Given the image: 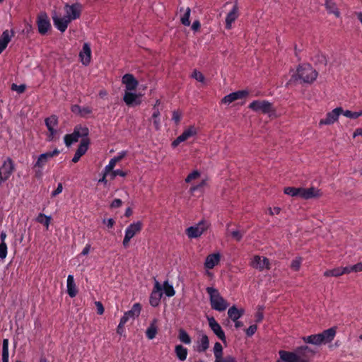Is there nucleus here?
<instances>
[{
	"label": "nucleus",
	"instance_id": "1",
	"mask_svg": "<svg viewBox=\"0 0 362 362\" xmlns=\"http://www.w3.org/2000/svg\"><path fill=\"white\" fill-rule=\"evenodd\" d=\"M279 354L284 362H309L314 357L315 351L304 345L297 347L294 351L280 350Z\"/></svg>",
	"mask_w": 362,
	"mask_h": 362
},
{
	"label": "nucleus",
	"instance_id": "2",
	"mask_svg": "<svg viewBox=\"0 0 362 362\" xmlns=\"http://www.w3.org/2000/svg\"><path fill=\"white\" fill-rule=\"evenodd\" d=\"M317 72L309 64H303L298 66L296 73L293 74L291 79L300 80L303 83H311L317 77Z\"/></svg>",
	"mask_w": 362,
	"mask_h": 362
},
{
	"label": "nucleus",
	"instance_id": "3",
	"mask_svg": "<svg viewBox=\"0 0 362 362\" xmlns=\"http://www.w3.org/2000/svg\"><path fill=\"white\" fill-rule=\"evenodd\" d=\"M206 293L209 296L211 307L213 310L223 312L228 307V303L220 294L218 289L214 287H207Z\"/></svg>",
	"mask_w": 362,
	"mask_h": 362
},
{
	"label": "nucleus",
	"instance_id": "4",
	"mask_svg": "<svg viewBox=\"0 0 362 362\" xmlns=\"http://www.w3.org/2000/svg\"><path fill=\"white\" fill-rule=\"evenodd\" d=\"M143 223L139 221L131 223L125 230V235L122 242L123 246L127 248L129 245V242L137 233L142 230Z\"/></svg>",
	"mask_w": 362,
	"mask_h": 362
},
{
	"label": "nucleus",
	"instance_id": "5",
	"mask_svg": "<svg viewBox=\"0 0 362 362\" xmlns=\"http://www.w3.org/2000/svg\"><path fill=\"white\" fill-rule=\"evenodd\" d=\"M36 24L38 32L42 35H46L52 28L49 16L45 11H41L37 14Z\"/></svg>",
	"mask_w": 362,
	"mask_h": 362
},
{
	"label": "nucleus",
	"instance_id": "6",
	"mask_svg": "<svg viewBox=\"0 0 362 362\" xmlns=\"http://www.w3.org/2000/svg\"><path fill=\"white\" fill-rule=\"evenodd\" d=\"M249 108L262 114H269L274 111L273 104L267 100H254L249 105Z\"/></svg>",
	"mask_w": 362,
	"mask_h": 362
},
{
	"label": "nucleus",
	"instance_id": "7",
	"mask_svg": "<svg viewBox=\"0 0 362 362\" xmlns=\"http://www.w3.org/2000/svg\"><path fill=\"white\" fill-rule=\"evenodd\" d=\"M15 170V165L11 158H7L0 167V186L11 177Z\"/></svg>",
	"mask_w": 362,
	"mask_h": 362
},
{
	"label": "nucleus",
	"instance_id": "8",
	"mask_svg": "<svg viewBox=\"0 0 362 362\" xmlns=\"http://www.w3.org/2000/svg\"><path fill=\"white\" fill-rule=\"evenodd\" d=\"M82 5L79 3H75L71 5L66 4L64 6L66 17L71 22L78 19L82 12Z\"/></svg>",
	"mask_w": 362,
	"mask_h": 362
},
{
	"label": "nucleus",
	"instance_id": "9",
	"mask_svg": "<svg viewBox=\"0 0 362 362\" xmlns=\"http://www.w3.org/2000/svg\"><path fill=\"white\" fill-rule=\"evenodd\" d=\"M209 223L205 221H201L194 226H190L186 229V234L189 238L200 237L208 228Z\"/></svg>",
	"mask_w": 362,
	"mask_h": 362
},
{
	"label": "nucleus",
	"instance_id": "10",
	"mask_svg": "<svg viewBox=\"0 0 362 362\" xmlns=\"http://www.w3.org/2000/svg\"><path fill=\"white\" fill-rule=\"evenodd\" d=\"M343 112V108L341 107H336L331 112H329L326 115V117L325 119H322L320 120L319 125H330L334 124L336 121H337L339 117Z\"/></svg>",
	"mask_w": 362,
	"mask_h": 362
},
{
	"label": "nucleus",
	"instance_id": "11",
	"mask_svg": "<svg viewBox=\"0 0 362 362\" xmlns=\"http://www.w3.org/2000/svg\"><path fill=\"white\" fill-rule=\"evenodd\" d=\"M141 310V306L139 303L134 304L131 310L124 313V315L121 317L119 327H124L130 318L134 319L136 317H138L140 315Z\"/></svg>",
	"mask_w": 362,
	"mask_h": 362
},
{
	"label": "nucleus",
	"instance_id": "12",
	"mask_svg": "<svg viewBox=\"0 0 362 362\" xmlns=\"http://www.w3.org/2000/svg\"><path fill=\"white\" fill-rule=\"evenodd\" d=\"M59 153L60 151L57 148H55L52 151H48L40 154L34 165V168H43L49 159L58 156Z\"/></svg>",
	"mask_w": 362,
	"mask_h": 362
},
{
	"label": "nucleus",
	"instance_id": "13",
	"mask_svg": "<svg viewBox=\"0 0 362 362\" xmlns=\"http://www.w3.org/2000/svg\"><path fill=\"white\" fill-rule=\"evenodd\" d=\"M209 325L211 329L213 331L214 334L217 336V337L221 340L223 343L226 342V337L225 335V332L222 329L221 325L217 322L214 317H207Z\"/></svg>",
	"mask_w": 362,
	"mask_h": 362
},
{
	"label": "nucleus",
	"instance_id": "14",
	"mask_svg": "<svg viewBox=\"0 0 362 362\" xmlns=\"http://www.w3.org/2000/svg\"><path fill=\"white\" fill-rule=\"evenodd\" d=\"M133 90H125L123 100L128 106H136L141 104L140 95L132 93Z\"/></svg>",
	"mask_w": 362,
	"mask_h": 362
},
{
	"label": "nucleus",
	"instance_id": "15",
	"mask_svg": "<svg viewBox=\"0 0 362 362\" xmlns=\"http://www.w3.org/2000/svg\"><path fill=\"white\" fill-rule=\"evenodd\" d=\"M89 144L90 139L88 138H83L81 139V143L72 158L73 163H77L80 160L81 157L86 153Z\"/></svg>",
	"mask_w": 362,
	"mask_h": 362
},
{
	"label": "nucleus",
	"instance_id": "16",
	"mask_svg": "<svg viewBox=\"0 0 362 362\" xmlns=\"http://www.w3.org/2000/svg\"><path fill=\"white\" fill-rule=\"evenodd\" d=\"M251 266L259 271H262L264 269H270V263L269 260L267 257H262L259 255H255L252 262Z\"/></svg>",
	"mask_w": 362,
	"mask_h": 362
},
{
	"label": "nucleus",
	"instance_id": "17",
	"mask_svg": "<svg viewBox=\"0 0 362 362\" xmlns=\"http://www.w3.org/2000/svg\"><path fill=\"white\" fill-rule=\"evenodd\" d=\"M122 82L125 86V90H136L139 81L132 74H126L122 76Z\"/></svg>",
	"mask_w": 362,
	"mask_h": 362
},
{
	"label": "nucleus",
	"instance_id": "18",
	"mask_svg": "<svg viewBox=\"0 0 362 362\" xmlns=\"http://www.w3.org/2000/svg\"><path fill=\"white\" fill-rule=\"evenodd\" d=\"M248 95V91L242 90L231 93L222 99V103L230 104L237 100L243 99Z\"/></svg>",
	"mask_w": 362,
	"mask_h": 362
},
{
	"label": "nucleus",
	"instance_id": "19",
	"mask_svg": "<svg viewBox=\"0 0 362 362\" xmlns=\"http://www.w3.org/2000/svg\"><path fill=\"white\" fill-rule=\"evenodd\" d=\"M220 260L221 255L219 252L210 254L206 257L204 268L206 269H212L215 266L219 264Z\"/></svg>",
	"mask_w": 362,
	"mask_h": 362
},
{
	"label": "nucleus",
	"instance_id": "20",
	"mask_svg": "<svg viewBox=\"0 0 362 362\" xmlns=\"http://www.w3.org/2000/svg\"><path fill=\"white\" fill-rule=\"evenodd\" d=\"M54 25L62 33L67 29L71 21L64 16V17L52 16Z\"/></svg>",
	"mask_w": 362,
	"mask_h": 362
},
{
	"label": "nucleus",
	"instance_id": "21",
	"mask_svg": "<svg viewBox=\"0 0 362 362\" xmlns=\"http://www.w3.org/2000/svg\"><path fill=\"white\" fill-rule=\"evenodd\" d=\"M209 347V339L206 334H203L201 338L196 342L194 349L198 353L205 352Z\"/></svg>",
	"mask_w": 362,
	"mask_h": 362
},
{
	"label": "nucleus",
	"instance_id": "22",
	"mask_svg": "<svg viewBox=\"0 0 362 362\" xmlns=\"http://www.w3.org/2000/svg\"><path fill=\"white\" fill-rule=\"evenodd\" d=\"M82 64L85 66L89 64L91 59V49L88 43H84L82 50L79 53Z\"/></svg>",
	"mask_w": 362,
	"mask_h": 362
},
{
	"label": "nucleus",
	"instance_id": "23",
	"mask_svg": "<svg viewBox=\"0 0 362 362\" xmlns=\"http://www.w3.org/2000/svg\"><path fill=\"white\" fill-rule=\"evenodd\" d=\"M337 333L336 327H333L324 330L322 332L319 333L322 344H327L331 342Z\"/></svg>",
	"mask_w": 362,
	"mask_h": 362
},
{
	"label": "nucleus",
	"instance_id": "24",
	"mask_svg": "<svg viewBox=\"0 0 362 362\" xmlns=\"http://www.w3.org/2000/svg\"><path fill=\"white\" fill-rule=\"evenodd\" d=\"M238 7L237 4H235L231 9V11L228 13L226 18V28L229 30L231 28L232 23L238 18Z\"/></svg>",
	"mask_w": 362,
	"mask_h": 362
},
{
	"label": "nucleus",
	"instance_id": "25",
	"mask_svg": "<svg viewBox=\"0 0 362 362\" xmlns=\"http://www.w3.org/2000/svg\"><path fill=\"white\" fill-rule=\"evenodd\" d=\"M67 293L71 298H74L78 293V288L74 281V276L68 275L66 281Z\"/></svg>",
	"mask_w": 362,
	"mask_h": 362
},
{
	"label": "nucleus",
	"instance_id": "26",
	"mask_svg": "<svg viewBox=\"0 0 362 362\" xmlns=\"http://www.w3.org/2000/svg\"><path fill=\"white\" fill-rule=\"evenodd\" d=\"M300 197L305 199H309L311 198L318 197L321 193L319 189H316L314 187L310 188H301Z\"/></svg>",
	"mask_w": 362,
	"mask_h": 362
},
{
	"label": "nucleus",
	"instance_id": "27",
	"mask_svg": "<svg viewBox=\"0 0 362 362\" xmlns=\"http://www.w3.org/2000/svg\"><path fill=\"white\" fill-rule=\"evenodd\" d=\"M13 35V33L11 32V34H10V32L8 30H6L2 33L0 36V54H1L6 48Z\"/></svg>",
	"mask_w": 362,
	"mask_h": 362
},
{
	"label": "nucleus",
	"instance_id": "28",
	"mask_svg": "<svg viewBox=\"0 0 362 362\" xmlns=\"http://www.w3.org/2000/svg\"><path fill=\"white\" fill-rule=\"evenodd\" d=\"M244 314V310L238 309L236 306L233 305L228 310V317L230 318L233 321H236L239 318H240Z\"/></svg>",
	"mask_w": 362,
	"mask_h": 362
},
{
	"label": "nucleus",
	"instance_id": "29",
	"mask_svg": "<svg viewBox=\"0 0 362 362\" xmlns=\"http://www.w3.org/2000/svg\"><path fill=\"white\" fill-rule=\"evenodd\" d=\"M175 353L178 359L181 361L186 360L187 356V349L182 345H176L175 347Z\"/></svg>",
	"mask_w": 362,
	"mask_h": 362
},
{
	"label": "nucleus",
	"instance_id": "30",
	"mask_svg": "<svg viewBox=\"0 0 362 362\" xmlns=\"http://www.w3.org/2000/svg\"><path fill=\"white\" fill-rule=\"evenodd\" d=\"M302 339L305 343H307V344H311L317 345V346L322 344V341L320 340V337L319 334H311L310 336L303 337L302 338Z\"/></svg>",
	"mask_w": 362,
	"mask_h": 362
},
{
	"label": "nucleus",
	"instance_id": "31",
	"mask_svg": "<svg viewBox=\"0 0 362 362\" xmlns=\"http://www.w3.org/2000/svg\"><path fill=\"white\" fill-rule=\"evenodd\" d=\"M158 332V327L156 326V320H153V321L150 324L149 327L147 328L146 331V337L148 339H153L156 337V335Z\"/></svg>",
	"mask_w": 362,
	"mask_h": 362
},
{
	"label": "nucleus",
	"instance_id": "32",
	"mask_svg": "<svg viewBox=\"0 0 362 362\" xmlns=\"http://www.w3.org/2000/svg\"><path fill=\"white\" fill-rule=\"evenodd\" d=\"M162 293L158 291H153L150 296L149 303L151 306L157 307L160 301L162 298Z\"/></svg>",
	"mask_w": 362,
	"mask_h": 362
},
{
	"label": "nucleus",
	"instance_id": "33",
	"mask_svg": "<svg viewBox=\"0 0 362 362\" xmlns=\"http://www.w3.org/2000/svg\"><path fill=\"white\" fill-rule=\"evenodd\" d=\"M159 103V100L156 101V104L153 106V112L152 115V119H153V122L155 126V129L158 130L160 128V121L159 119L160 112L158 109L156 108V105Z\"/></svg>",
	"mask_w": 362,
	"mask_h": 362
},
{
	"label": "nucleus",
	"instance_id": "34",
	"mask_svg": "<svg viewBox=\"0 0 362 362\" xmlns=\"http://www.w3.org/2000/svg\"><path fill=\"white\" fill-rule=\"evenodd\" d=\"M74 132H76V133H78V139L81 137L82 139L88 138V136L89 134V129L86 126H82L80 124L76 125L74 129Z\"/></svg>",
	"mask_w": 362,
	"mask_h": 362
},
{
	"label": "nucleus",
	"instance_id": "35",
	"mask_svg": "<svg viewBox=\"0 0 362 362\" xmlns=\"http://www.w3.org/2000/svg\"><path fill=\"white\" fill-rule=\"evenodd\" d=\"M76 132H73L71 134H68L64 136V143L66 146H70L73 143L78 141V136Z\"/></svg>",
	"mask_w": 362,
	"mask_h": 362
},
{
	"label": "nucleus",
	"instance_id": "36",
	"mask_svg": "<svg viewBox=\"0 0 362 362\" xmlns=\"http://www.w3.org/2000/svg\"><path fill=\"white\" fill-rule=\"evenodd\" d=\"M178 339L179 340L185 344H189L192 342V339L188 333L183 329H180L178 332Z\"/></svg>",
	"mask_w": 362,
	"mask_h": 362
},
{
	"label": "nucleus",
	"instance_id": "37",
	"mask_svg": "<svg viewBox=\"0 0 362 362\" xmlns=\"http://www.w3.org/2000/svg\"><path fill=\"white\" fill-rule=\"evenodd\" d=\"M8 339H4L2 343V362H8Z\"/></svg>",
	"mask_w": 362,
	"mask_h": 362
},
{
	"label": "nucleus",
	"instance_id": "38",
	"mask_svg": "<svg viewBox=\"0 0 362 362\" xmlns=\"http://www.w3.org/2000/svg\"><path fill=\"white\" fill-rule=\"evenodd\" d=\"M45 123L47 128L55 127L58 125V117L52 115L45 119Z\"/></svg>",
	"mask_w": 362,
	"mask_h": 362
},
{
	"label": "nucleus",
	"instance_id": "39",
	"mask_svg": "<svg viewBox=\"0 0 362 362\" xmlns=\"http://www.w3.org/2000/svg\"><path fill=\"white\" fill-rule=\"evenodd\" d=\"M301 192V187H288L284 189V193L286 194L290 195L291 197H300V192Z\"/></svg>",
	"mask_w": 362,
	"mask_h": 362
},
{
	"label": "nucleus",
	"instance_id": "40",
	"mask_svg": "<svg viewBox=\"0 0 362 362\" xmlns=\"http://www.w3.org/2000/svg\"><path fill=\"white\" fill-rule=\"evenodd\" d=\"M341 267H337L333 269H329L324 272V276L326 277L334 276L339 277L341 276Z\"/></svg>",
	"mask_w": 362,
	"mask_h": 362
},
{
	"label": "nucleus",
	"instance_id": "41",
	"mask_svg": "<svg viewBox=\"0 0 362 362\" xmlns=\"http://www.w3.org/2000/svg\"><path fill=\"white\" fill-rule=\"evenodd\" d=\"M163 290L165 293V295L168 297H172L175 294V291L174 290V288L172 285L169 284L168 282L166 281L163 284Z\"/></svg>",
	"mask_w": 362,
	"mask_h": 362
},
{
	"label": "nucleus",
	"instance_id": "42",
	"mask_svg": "<svg viewBox=\"0 0 362 362\" xmlns=\"http://www.w3.org/2000/svg\"><path fill=\"white\" fill-rule=\"evenodd\" d=\"M228 231L232 238L238 242L240 241L244 235V231H240L238 230H230L229 229H228Z\"/></svg>",
	"mask_w": 362,
	"mask_h": 362
},
{
	"label": "nucleus",
	"instance_id": "43",
	"mask_svg": "<svg viewBox=\"0 0 362 362\" xmlns=\"http://www.w3.org/2000/svg\"><path fill=\"white\" fill-rule=\"evenodd\" d=\"M50 220L51 218L49 216H47L43 214H40L37 218V222L43 224L47 228H48L50 223Z\"/></svg>",
	"mask_w": 362,
	"mask_h": 362
},
{
	"label": "nucleus",
	"instance_id": "44",
	"mask_svg": "<svg viewBox=\"0 0 362 362\" xmlns=\"http://www.w3.org/2000/svg\"><path fill=\"white\" fill-rule=\"evenodd\" d=\"M191 9L188 7L187 8L185 13L181 17V23L185 26H189L190 25L189 16H190Z\"/></svg>",
	"mask_w": 362,
	"mask_h": 362
},
{
	"label": "nucleus",
	"instance_id": "45",
	"mask_svg": "<svg viewBox=\"0 0 362 362\" xmlns=\"http://www.w3.org/2000/svg\"><path fill=\"white\" fill-rule=\"evenodd\" d=\"M341 114L350 119H357L358 117L362 115V111L352 112L348 110L345 111L343 110V112Z\"/></svg>",
	"mask_w": 362,
	"mask_h": 362
},
{
	"label": "nucleus",
	"instance_id": "46",
	"mask_svg": "<svg viewBox=\"0 0 362 362\" xmlns=\"http://www.w3.org/2000/svg\"><path fill=\"white\" fill-rule=\"evenodd\" d=\"M187 140L189 138L195 136L197 134V129L194 126H190L182 133Z\"/></svg>",
	"mask_w": 362,
	"mask_h": 362
},
{
	"label": "nucleus",
	"instance_id": "47",
	"mask_svg": "<svg viewBox=\"0 0 362 362\" xmlns=\"http://www.w3.org/2000/svg\"><path fill=\"white\" fill-rule=\"evenodd\" d=\"M303 259L301 257H296L292 260L291 264V268L292 270L297 272L300 269L302 264Z\"/></svg>",
	"mask_w": 362,
	"mask_h": 362
},
{
	"label": "nucleus",
	"instance_id": "48",
	"mask_svg": "<svg viewBox=\"0 0 362 362\" xmlns=\"http://www.w3.org/2000/svg\"><path fill=\"white\" fill-rule=\"evenodd\" d=\"M358 266V263H357L353 266L341 267L342 275L344 274H349L352 272H358L359 269H358V267H357Z\"/></svg>",
	"mask_w": 362,
	"mask_h": 362
},
{
	"label": "nucleus",
	"instance_id": "49",
	"mask_svg": "<svg viewBox=\"0 0 362 362\" xmlns=\"http://www.w3.org/2000/svg\"><path fill=\"white\" fill-rule=\"evenodd\" d=\"M214 354L215 358L223 356V347L219 342H216L214 346Z\"/></svg>",
	"mask_w": 362,
	"mask_h": 362
},
{
	"label": "nucleus",
	"instance_id": "50",
	"mask_svg": "<svg viewBox=\"0 0 362 362\" xmlns=\"http://www.w3.org/2000/svg\"><path fill=\"white\" fill-rule=\"evenodd\" d=\"M200 176V173L198 170H194L189 173L185 178L186 182H190L192 180L198 178Z\"/></svg>",
	"mask_w": 362,
	"mask_h": 362
},
{
	"label": "nucleus",
	"instance_id": "51",
	"mask_svg": "<svg viewBox=\"0 0 362 362\" xmlns=\"http://www.w3.org/2000/svg\"><path fill=\"white\" fill-rule=\"evenodd\" d=\"M26 88V86L25 84L17 85L16 83H13L11 85V90L17 91L18 93H23Z\"/></svg>",
	"mask_w": 362,
	"mask_h": 362
},
{
	"label": "nucleus",
	"instance_id": "52",
	"mask_svg": "<svg viewBox=\"0 0 362 362\" xmlns=\"http://www.w3.org/2000/svg\"><path fill=\"white\" fill-rule=\"evenodd\" d=\"M7 255V245L6 243H0V258L4 259Z\"/></svg>",
	"mask_w": 362,
	"mask_h": 362
},
{
	"label": "nucleus",
	"instance_id": "53",
	"mask_svg": "<svg viewBox=\"0 0 362 362\" xmlns=\"http://www.w3.org/2000/svg\"><path fill=\"white\" fill-rule=\"evenodd\" d=\"M192 78H195L199 82H204L205 80L204 76L200 71L194 70L192 74Z\"/></svg>",
	"mask_w": 362,
	"mask_h": 362
},
{
	"label": "nucleus",
	"instance_id": "54",
	"mask_svg": "<svg viewBox=\"0 0 362 362\" xmlns=\"http://www.w3.org/2000/svg\"><path fill=\"white\" fill-rule=\"evenodd\" d=\"M49 131V134H47V141H51L55 139V136L57 134V130L54 129V127L47 128Z\"/></svg>",
	"mask_w": 362,
	"mask_h": 362
},
{
	"label": "nucleus",
	"instance_id": "55",
	"mask_svg": "<svg viewBox=\"0 0 362 362\" xmlns=\"http://www.w3.org/2000/svg\"><path fill=\"white\" fill-rule=\"evenodd\" d=\"M117 163L115 161L113 160L112 158L110 159V160L109 161V163L108 165H107L105 168V173H108L110 172H112V170H114V168L115 167Z\"/></svg>",
	"mask_w": 362,
	"mask_h": 362
},
{
	"label": "nucleus",
	"instance_id": "56",
	"mask_svg": "<svg viewBox=\"0 0 362 362\" xmlns=\"http://www.w3.org/2000/svg\"><path fill=\"white\" fill-rule=\"evenodd\" d=\"M185 136L181 134L179 136H177L172 143L173 147L177 146L180 143L186 141Z\"/></svg>",
	"mask_w": 362,
	"mask_h": 362
},
{
	"label": "nucleus",
	"instance_id": "57",
	"mask_svg": "<svg viewBox=\"0 0 362 362\" xmlns=\"http://www.w3.org/2000/svg\"><path fill=\"white\" fill-rule=\"evenodd\" d=\"M257 326L256 325H250L246 330L245 333L247 337H252L257 331Z\"/></svg>",
	"mask_w": 362,
	"mask_h": 362
},
{
	"label": "nucleus",
	"instance_id": "58",
	"mask_svg": "<svg viewBox=\"0 0 362 362\" xmlns=\"http://www.w3.org/2000/svg\"><path fill=\"white\" fill-rule=\"evenodd\" d=\"M111 174L112 178L115 177L116 176L125 177L127 175V172L119 169L112 170Z\"/></svg>",
	"mask_w": 362,
	"mask_h": 362
},
{
	"label": "nucleus",
	"instance_id": "59",
	"mask_svg": "<svg viewBox=\"0 0 362 362\" xmlns=\"http://www.w3.org/2000/svg\"><path fill=\"white\" fill-rule=\"evenodd\" d=\"M127 155V152L125 151H122L119 153H118V154L115 156L114 158H112L113 160L115 161L116 163H118L119 161H121Z\"/></svg>",
	"mask_w": 362,
	"mask_h": 362
},
{
	"label": "nucleus",
	"instance_id": "60",
	"mask_svg": "<svg viewBox=\"0 0 362 362\" xmlns=\"http://www.w3.org/2000/svg\"><path fill=\"white\" fill-rule=\"evenodd\" d=\"M92 112V109L89 107H81V111L80 116L85 117L88 115L90 114Z\"/></svg>",
	"mask_w": 362,
	"mask_h": 362
},
{
	"label": "nucleus",
	"instance_id": "61",
	"mask_svg": "<svg viewBox=\"0 0 362 362\" xmlns=\"http://www.w3.org/2000/svg\"><path fill=\"white\" fill-rule=\"evenodd\" d=\"M122 202L120 199H115L111 204H110V207L112 208V209H117V208H119L122 206Z\"/></svg>",
	"mask_w": 362,
	"mask_h": 362
},
{
	"label": "nucleus",
	"instance_id": "62",
	"mask_svg": "<svg viewBox=\"0 0 362 362\" xmlns=\"http://www.w3.org/2000/svg\"><path fill=\"white\" fill-rule=\"evenodd\" d=\"M63 190V185L62 183H59L55 190L52 192V197H54L62 193Z\"/></svg>",
	"mask_w": 362,
	"mask_h": 362
},
{
	"label": "nucleus",
	"instance_id": "63",
	"mask_svg": "<svg viewBox=\"0 0 362 362\" xmlns=\"http://www.w3.org/2000/svg\"><path fill=\"white\" fill-rule=\"evenodd\" d=\"M95 304L97 308V313L98 315H103L105 309H104V307H103L102 303H100V301H95Z\"/></svg>",
	"mask_w": 362,
	"mask_h": 362
},
{
	"label": "nucleus",
	"instance_id": "64",
	"mask_svg": "<svg viewBox=\"0 0 362 362\" xmlns=\"http://www.w3.org/2000/svg\"><path fill=\"white\" fill-rule=\"evenodd\" d=\"M71 110L73 113L80 115L81 111V107L78 105H73L71 107Z\"/></svg>",
	"mask_w": 362,
	"mask_h": 362
}]
</instances>
